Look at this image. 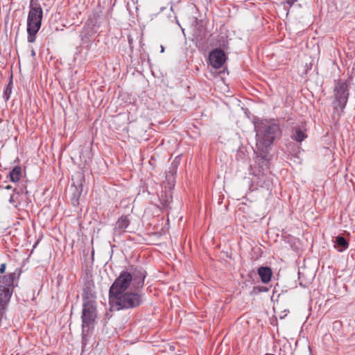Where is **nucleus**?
I'll use <instances>...</instances> for the list:
<instances>
[{
  "mask_svg": "<svg viewBox=\"0 0 355 355\" xmlns=\"http://www.w3.org/2000/svg\"><path fill=\"white\" fill-rule=\"evenodd\" d=\"M146 272L142 268L130 266L126 270L122 271L114 280L109 290V296L121 294L131 290L141 291L144 285Z\"/></svg>",
  "mask_w": 355,
  "mask_h": 355,
  "instance_id": "2",
  "label": "nucleus"
},
{
  "mask_svg": "<svg viewBox=\"0 0 355 355\" xmlns=\"http://www.w3.org/2000/svg\"><path fill=\"white\" fill-rule=\"evenodd\" d=\"M11 90H12V89L10 87V84H8L3 92V97L6 99V101H8L10 98Z\"/></svg>",
  "mask_w": 355,
  "mask_h": 355,
  "instance_id": "16",
  "label": "nucleus"
},
{
  "mask_svg": "<svg viewBox=\"0 0 355 355\" xmlns=\"http://www.w3.org/2000/svg\"><path fill=\"white\" fill-rule=\"evenodd\" d=\"M6 263L1 264V266H0V273L1 274L5 272V270H6Z\"/></svg>",
  "mask_w": 355,
  "mask_h": 355,
  "instance_id": "19",
  "label": "nucleus"
},
{
  "mask_svg": "<svg viewBox=\"0 0 355 355\" xmlns=\"http://www.w3.org/2000/svg\"><path fill=\"white\" fill-rule=\"evenodd\" d=\"M6 189H12V186L10 185H7L6 187H5Z\"/></svg>",
  "mask_w": 355,
  "mask_h": 355,
  "instance_id": "23",
  "label": "nucleus"
},
{
  "mask_svg": "<svg viewBox=\"0 0 355 355\" xmlns=\"http://www.w3.org/2000/svg\"><path fill=\"white\" fill-rule=\"evenodd\" d=\"M10 180L12 182H17L21 177V168L19 166H15L8 173Z\"/></svg>",
  "mask_w": 355,
  "mask_h": 355,
  "instance_id": "13",
  "label": "nucleus"
},
{
  "mask_svg": "<svg viewBox=\"0 0 355 355\" xmlns=\"http://www.w3.org/2000/svg\"><path fill=\"white\" fill-rule=\"evenodd\" d=\"M164 196H165V199H164V196H162L161 200L162 201V204H163L164 207H167L169 205L170 202L171 201L172 197L170 193L168 195H167L166 193H165Z\"/></svg>",
  "mask_w": 355,
  "mask_h": 355,
  "instance_id": "15",
  "label": "nucleus"
},
{
  "mask_svg": "<svg viewBox=\"0 0 355 355\" xmlns=\"http://www.w3.org/2000/svg\"><path fill=\"white\" fill-rule=\"evenodd\" d=\"M258 275L263 284L268 283L272 277V270L269 267L261 266L258 269Z\"/></svg>",
  "mask_w": 355,
  "mask_h": 355,
  "instance_id": "12",
  "label": "nucleus"
},
{
  "mask_svg": "<svg viewBox=\"0 0 355 355\" xmlns=\"http://www.w3.org/2000/svg\"><path fill=\"white\" fill-rule=\"evenodd\" d=\"M31 55H32V56H35V51H34V50H32V51H31Z\"/></svg>",
  "mask_w": 355,
  "mask_h": 355,
  "instance_id": "24",
  "label": "nucleus"
},
{
  "mask_svg": "<svg viewBox=\"0 0 355 355\" xmlns=\"http://www.w3.org/2000/svg\"><path fill=\"white\" fill-rule=\"evenodd\" d=\"M76 178L79 180L77 185H72L73 187V192L71 197V202L73 207H78L79 205L80 196L83 191V184L82 181L84 180V175L81 173H76Z\"/></svg>",
  "mask_w": 355,
  "mask_h": 355,
  "instance_id": "8",
  "label": "nucleus"
},
{
  "mask_svg": "<svg viewBox=\"0 0 355 355\" xmlns=\"http://www.w3.org/2000/svg\"><path fill=\"white\" fill-rule=\"evenodd\" d=\"M43 18V10L40 5L31 3L30 10L27 17L28 42L33 43L36 39V35L41 28Z\"/></svg>",
  "mask_w": 355,
  "mask_h": 355,
  "instance_id": "5",
  "label": "nucleus"
},
{
  "mask_svg": "<svg viewBox=\"0 0 355 355\" xmlns=\"http://www.w3.org/2000/svg\"><path fill=\"white\" fill-rule=\"evenodd\" d=\"M179 164V162L175 159L172 163L169 168L168 171L166 173V178L168 180L173 178L174 175L177 173L178 166Z\"/></svg>",
  "mask_w": 355,
  "mask_h": 355,
  "instance_id": "14",
  "label": "nucleus"
},
{
  "mask_svg": "<svg viewBox=\"0 0 355 355\" xmlns=\"http://www.w3.org/2000/svg\"><path fill=\"white\" fill-rule=\"evenodd\" d=\"M268 289L266 288V287H263L262 286L260 289H259V291H267Z\"/></svg>",
  "mask_w": 355,
  "mask_h": 355,
  "instance_id": "21",
  "label": "nucleus"
},
{
  "mask_svg": "<svg viewBox=\"0 0 355 355\" xmlns=\"http://www.w3.org/2000/svg\"><path fill=\"white\" fill-rule=\"evenodd\" d=\"M257 132V162L261 170L259 171V184L268 188L271 184L269 172L268 150L274 141L280 138L282 130L279 125L274 121L261 120L255 124Z\"/></svg>",
  "mask_w": 355,
  "mask_h": 355,
  "instance_id": "1",
  "label": "nucleus"
},
{
  "mask_svg": "<svg viewBox=\"0 0 355 355\" xmlns=\"http://www.w3.org/2000/svg\"><path fill=\"white\" fill-rule=\"evenodd\" d=\"M128 44H129V46H130V49L131 51V52L133 51V38L132 37V36L130 35H128Z\"/></svg>",
  "mask_w": 355,
  "mask_h": 355,
  "instance_id": "18",
  "label": "nucleus"
},
{
  "mask_svg": "<svg viewBox=\"0 0 355 355\" xmlns=\"http://www.w3.org/2000/svg\"><path fill=\"white\" fill-rule=\"evenodd\" d=\"M130 223V220L127 216H122L119 218L113 230L114 236H120L125 232Z\"/></svg>",
  "mask_w": 355,
  "mask_h": 355,
  "instance_id": "9",
  "label": "nucleus"
},
{
  "mask_svg": "<svg viewBox=\"0 0 355 355\" xmlns=\"http://www.w3.org/2000/svg\"><path fill=\"white\" fill-rule=\"evenodd\" d=\"M297 0H285V2L290 6H293Z\"/></svg>",
  "mask_w": 355,
  "mask_h": 355,
  "instance_id": "20",
  "label": "nucleus"
},
{
  "mask_svg": "<svg viewBox=\"0 0 355 355\" xmlns=\"http://www.w3.org/2000/svg\"><path fill=\"white\" fill-rule=\"evenodd\" d=\"M334 247L338 252H343L349 248V241L343 236L338 235L334 238Z\"/></svg>",
  "mask_w": 355,
  "mask_h": 355,
  "instance_id": "11",
  "label": "nucleus"
},
{
  "mask_svg": "<svg viewBox=\"0 0 355 355\" xmlns=\"http://www.w3.org/2000/svg\"><path fill=\"white\" fill-rule=\"evenodd\" d=\"M226 55L224 51L220 49L213 50L209 55L211 65L215 69L220 68L225 62Z\"/></svg>",
  "mask_w": 355,
  "mask_h": 355,
  "instance_id": "7",
  "label": "nucleus"
},
{
  "mask_svg": "<svg viewBox=\"0 0 355 355\" xmlns=\"http://www.w3.org/2000/svg\"><path fill=\"white\" fill-rule=\"evenodd\" d=\"M17 202V199L16 198H15L14 195L13 194L10 195V198H9V202L14 205V207L15 208H17L18 207V205L16 203Z\"/></svg>",
  "mask_w": 355,
  "mask_h": 355,
  "instance_id": "17",
  "label": "nucleus"
},
{
  "mask_svg": "<svg viewBox=\"0 0 355 355\" xmlns=\"http://www.w3.org/2000/svg\"><path fill=\"white\" fill-rule=\"evenodd\" d=\"M306 132V123L304 122H301L293 128L291 137L292 139L296 141L297 142H302L305 138L307 137Z\"/></svg>",
  "mask_w": 355,
  "mask_h": 355,
  "instance_id": "10",
  "label": "nucleus"
},
{
  "mask_svg": "<svg viewBox=\"0 0 355 355\" xmlns=\"http://www.w3.org/2000/svg\"><path fill=\"white\" fill-rule=\"evenodd\" d=\"M140 291L131 290L109 296L110 303L112 306H116L118 310L136 309L144 302V295L140 293Z\"/></svg>",
  "mask_w": 355,
  "mask_h": 355,
  "instance_id": "3",
  "label": "nucleus"
},
{
  "mask_svg": "<svg viewBox=\"0 0 355 355\" xmlns=\"http://www.w3.org/2000/svg\"><path fill=\"white\" fill-rule=\"evenodd\" d=\"M97 317L96 302L89 298L84 299L82 310V329L83 332H87L94 324Z\"/></svg>",
  "mask_w": 355,
  "mask_h": 355,
  "instance_id": "6",
  "label": "nucleus"
},
{
  "mask_svg": "<svg viewBox=\"0 0 355 355\" xmlns=\"http://www.w3.org/2000/svg\"><path fill=\"white\" fill-rule=\"evenodd\" d=\"M349 87L347 80H338L335 85L332 106L334 108L333 118L336 121H339L344 113L349 96Z\"/></svg>",
  "mask_w": 355,
  "mask_h": 355,
  "instance_id": "4",
  "label": "nucleus"
},
{
  "mask_svg": "<svg viewBox=\"0 0 355 355\" xmlns=\"http://www.w3.org/2000/svg\"><path fill=\"white\" fill-rule=\"evenodd\" d=\"M160 49H161V53H163L164 51V47L162 45H161Z\"/></svg>",
  "mask_w": 355,
  "mask_h": 355,
  "instance_id": "22",
  "label": "nucleus"
}]
</instances>
